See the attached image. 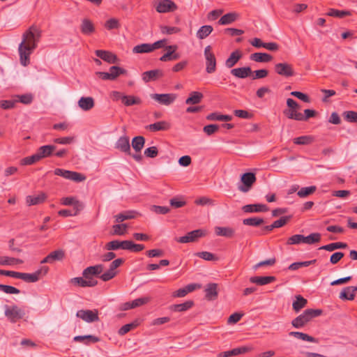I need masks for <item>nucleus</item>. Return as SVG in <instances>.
I'll use <instances>...</instances> for the list:
<instances>
[{"label": "nucleus", "mask_w": 357, "mask_h": 357, "mask_svg": "<svg viewBox=\"0 0 357 357\" xmlns=\"http://www.w3.org/2000/svg\"><path fill=\"white\" fill-rule=\"evenodd\" d=\"M146 128L152 132L167 130L170 128V124L167 121H161L150 124Z\"/></svg>", "instance_id": "473e14b6"}, {"label": "nucleus", "mask_w": 357, "mask_h": 357, "mask_svg": "<svg viewBox=\"0 0 357 357\" xmlns=\"http://www.w3.org/2000/svg\"><path fill=\"white\" fill-rule=\"evenodd\" d=\"M206 119L208 121H230L232 120V116L231 115L213 112L207 115Z\"/></svg>", "instance_id": "e433bc0d"}, {"label": "nucleus", "mask_w": 357, "mask_h": 357, "mask_svg": "<svg viewBox=\"0 0 357 357\" xmlns=\"http://www.w3.org/2000/svg\"><path fill=\"white\" fill-rule=\"evenodd\" d=\"M204 96L201 92L192 91L190 93V96L185 100L187 105H196L199 103Z\"/></svg>", "instance_id": "4c0bfd02"}, {"label": "nucleus", "mask_w": 357, "mask_h": 357, "mask_svg": "<svg viewBox=\"0 0 357 357\" xmlns=\"http://www.w3.org/2000/svg\"><path fill=\"white\" fill-rule=\"evenodd\" d=\"M41 37V31L34 25L31 26L22 35V40L19 45L18 52L20 63L26 66L30 63V55L37 47Z\"/></svg>", "instance_id": "f257e3e1"}, {"label": "nucleus", "mask_w": 357, "mask_h": 357, "mask_svg": "<svg viewBox=\"0 0 357 357\" xmlns=\"http://www.w3.org/2000/svg\"><path fill=\"white\" fill-rule=\"evenodd\" d=\"M52 264L55 261H62L65 257V252L63 250L59 249L49 254Z\"/></svg>", "instance_id": "09e8293b"}, {"label": "nucleus", "mask_w": 357, "mask_h": 357, "mask_svg": "<svg viewBox=\"0 0 357 357\" xmlns=\"http://www.w3.org/2000/svg\"><path fill=\"white\" fill-rule=\"evenodd\" d=\"M351 15V13L349 10H339L334 8H330L327 13V15L337 18H343Z\"/></svg>", "instance_id": "8fccbe9b"}, {"label": "nucleus", "mask_w": 357, "mask_h": 357, "mask_svg": "<svg viewBox=\"0 0 357 357\" xmlns=\"http://www.w3.org/2000/svg\"><path fill=\"white\" fill-rule=\"evenodd\" d=\"M83 209V204H77L73 209H62L58 212V214L62 217L75 216Z\"/></svg>", "instance_id": "2f4dec72"}, {"label": "nucleus", "mask_w": 357, "mask_h": 357, "mask_svg": "<svg viewBox=\"0 0 357 357\" xmlns=\"http://www.w3.org/2000/svg\"><path fill=\"white\" fill-rule=\"evenodd\" d=\"M231 73L232 75L244 79L250 76L252 73V70L250 67H242V68H234L231 70Z\"/></svg>", "instance_id": "a878e982"}, {"label": "nucleus", "mask_w": 357, "mask_h": 357, "mask_svg": "<svg viewBox=\"0 0 357 357\" xmlns=\"http://www.w3.org/2000/svg\"><path fill=\"white\" fill-rule=\"evenodd\" d=\"M321 314V310L307 309L301 314L294 319L291 321V324L296 328H303L312 318L319 317Z\"/></svg>", "instance_id": "f03ea898"}, {"label": "nucleus", "mask_w": 357, "mask_h": 357, "mask_svg": "<svg viewBox=\"0 0 357 357\" xmlns=\"http://www.w3.org/2000/svg\"><path fill=\"white\" fill-rule=\"evenodd\" d=\"M104 270V266L102 264H97L95 266H91L86 268L83 272L82 275L83 278L88 279L89 280H96L92 278L93 275L100 276V273Z\"/></svg>", "instance_id": "ddd939ff"}, {"label": "nucleus", "mask_w": 357, "mask_h": 357, "mask_svg": "<svg viewBox=\"0 0 357 357\" xmlns=\"http://www.w3.org/2000/svg\"><path fill=\"white\" fill-rule=\"evenodd\" d=\"M317 190V187L315 185H311L309 187L301 188L297 192V195L299 197L303 198L306 197L312 194H313Z\"/></svg>", "instance_id": "864d4df0"}, {"label": "nucleus", "mask_w": 357, "mask_h": 357, "mask_svg": "<svg viewBox=\"0 0 357 357\" xmlns=\"http://www.w3.org/2000/svg\"><path fill=\"white\" fill-rule=\"evenodd\" d=\"M164 73L160 69H155L144 72L142 75V78L145 83L155 81L158 79L162 77Z\"/></svg>", "instance_id": "4468645a"}, {"label": "nucleus", "mask_w": 357, "mask_h": 357, "mask_svg": "<svg viewBox=\"0 0 357 357\" xmlns=\"http://www.w3.org/2000/svg\"><path fill=\"white\" fill-rule=\"evenodd\" d=\"M145 139L142 136L135 137L132 140V146L136 152L139 153L143 149Z\"/></svg>", "instance_id": "c03bdc74"}, {"label": "nucleus", "mask_w": 357, "mask_h": 357, "mask_svg": "<svg viewBox=\"0 0 357 357\" xmlns=\"http://www.w3.org/2000/svg\"><path fill=\"white\" fill-rule=\"evenodd\" d=\"M76 316L83 321L91 323L99 321L98 310L95 309L91 310H80L76 313Z\"/></svg>", "instance_id": "1a4fd4ad"}, {"label": "nucleus", "mask_w": 357, "mask_h": 357, "mask_svg": "<svg viewBox=\"0 0 357 357\" xmlns=\"http://www.w3.org/2000/svg\"><path fill=\"white\" fill-rule=\"evenodd\" d=\"M312 142V137L310 136H301L294 139V143L298 145H306Z\"/></svg>", "instance_id": "0e129e2a"}, {"label": "nucleus", "mask_w": 357, "mask_h": 357, "mask_svg": "<svg viewBox=\"0 0 357 357\" xmlns=\"http://www.w3.org/2000/svg\"><path fill=\"white\" fill-rule=\"evenodd\" d=\"M245 213H259L268 211V207L263 204H247L242 207Z\"/></svg>", "instance_id": "a211bd4d"}, {"label": "nucleus", "mask_w": 357, "mask_h": 357, "mask_svg": "<svg viewBox=\"0 0 357 357\" xmlns=\"http://www.w3.org/2000/svg\"><path fill=\"white\" fill-rule=\"evenodd\" d=\"M264 222V220L263 218H257V217L249 218L244 219L243 220V225H248V226H253V227L259 226L260 225L263 224Z\"/></svg>", "instance_id": "13d9d810"}, {"label": "nucleus", "mask_w": 357, "mask_h": 357, "mask_svg": "<svg viewBox=\"0 0 357 357\" xmlns=\"http://www.w3.org/2000/svg\"><path fill=\"white\" fill-rule=\"evenodd\" d=\"M116 269L117 268H116L114 266L110 264L109 269L100 275L99 278L104 282H107L113 279L118 273V271H116Z\"/></svg>", "instance_id": "c9c22d12"}, {"label": "nucleus", "mask_w": 357, "mask_h": 357, "mask_svg": "<svg viewBox=\"0 0 357 357\" xmlns=\"http://www.w3.org/2000/svg\"><path fill=\"white\" fill-rule=\"evenodd\" d=\"M115 148L126 154H131L129 138L126 136L119 137L115 144Z\"/></svg>", "instance_id": "f3484780"}, {"label": "nucleus", "mask_w": 357, "mask_h": 357, "mask_svg": "<svg viewBox=\"0 0 357 357\" xmlns=\"http://www.w3.org/2000/svg\"><path fill=\"white\" fill-rule=\"evenodd\" d=\"M274 69L278 75L285 77H291L295 75L293 66L286 62L276 63Z\"/></svg>", "instance_id": "9b49d317"}, {"label": "nucleus", "mask_w": 357, "mask_h": 357, "mask_svg": "<svg viewBox=\"0 0 357 357\" xmlns=\"http://www.w3.org/2000/svg\"><path fill=\"white\" fill-rule=\"evenodd\" d=\"M303 243L312 245L318 243L321 240V234L319 233H312L307 236L303 235Z\"/></svg>", "instance_id": "603ef678"}, {"label": "nucleus", "mask_w": 357, "mask_h": 357, "mask_svg": "<svg viewBox=\"0 0 357 357\" xmlns=\"http://www.w3.org/2000/svg\"><path fill=\"white\" fill-rule=\"evenodd\" d=\"M40 160L38 155L36 153L35 154L26 157L22 160V165H30L36 163V162Z\"/></svg>", "instance_id": "338daca9"}, {"label": "nucleus", "mask_w": 357, "mask_h": 357, "mask_svg": "<svg viewBox=\"0 0 357 357\" xmlns=\"http://www.w3.org/2000/svg\"><path fill=\"white\" fill-rule=\"evenodd\" d=\"M205 298L208 301H213L218 298V284L216 283H209L205 287Z\"/></svg>", "instance_id": "6ab92c4d"}, {"label": "nucleus", "mask_w": 357, "mask_h": 357, "mask_svg": "<svg viewBox=\"0 0 357 357\" xmlns=\"http://www.w3.org/2000/svg\"><path fill=\"white\" fill-rule=\"evenodd\" d=\"M215 233L217 236L232 238L235 234V230L229 227H216Z\"/></svg>", "instance_id": "c85d7f7f"}, {"label": "nucleus", "mask_w": 357, "mask_h": 357, "mask_svg": "<svg viewBox=\"0 0 357 357\" xmlns=\"http://www.w3.org/2000/svg\"><path fill=\"white\" fill-rule=\"evenodd\" d=\"M96 55L109 63H116L119 61L117 56L109 51L98 50L95 51Z\"/></svg>", "instance_id": "2eb2a0df"}, {"label": "nucleus", "mask_w": 357, "mask_h": 357, "mask_svg": "<svg viewBox=\"0 0 357 357\" xmlns=\"http://www.w3.org/2000/svg\"><path fill=\"white\" fill-rule=\"evenodd\" d=\"M276 280L274 276H254L250 278V282L257 285H266Z\"/></svg>", "instance_id": "b1692460"}, {"label": "nucleus", "mask_w": 357, "mask_h": 357, "mask_svg": "<svg viewBox=\"0 0 357 357\" xmlns=\"http://www.w3.org/2000/svg\"><path fill=\"white\" fill-rule=\"evenodd\" d=\"M241 57L242 54L240 50L234 51L226 60L225 66L229 68H232L241 59Z\"/></svg>", "instance_id": "7c9ffc66"}, {"label": "nucleus", "mask_w": 357, "mask_h": 357, "mask_svg": "<svg viewBox=\"0 0 357 357\" xmlns=\"http://www.w3.org/2000/svg\"><path fill=\"white\" fill-rule=\"evenodd\" d=\"M109 72L111 74L113 80L116 79L119 75L126 74L127 73L125 69L117 66L110 67Z\"/></svg>", "instance_id": "bf43d9fd"}, {"label": "nucleus", "mask_w": 357, "mask_h": 357, "mask_svg": "<svg viewBox=\"0 0 357 357\" xmlns=\"http://www.w3.org/2000/svg\"><path fill=\"white\" fill-rule=\"evenodd\" d=\"M155 8L158 13H165L176 10L177 6L171 0H159L155 3Z\"/></svg>", "instance_id": "f8f14e48"}, {"label": "nucleus", "mask_w": 357, "mask_h": 357, "mask_svg": "<svg viewBox=\"0 0 357 357\" xmlns=\"http://www.w3.org/2000/svg\"><path fill=\"white\" fill-rule=\"evenodd\" d=\"M343 116L349 122H357V112L347 111L343 113Z\"/></svg>", "instance_id": "774afa93"}, {"label": "nucleus", "mask_w": 357, "mask_h": 357, "mask_svg": "<svg viewBox=\"0 0 357 357\" xmlns=\"http://www.w3.org/2000/svg\"><path fill=\"white\" fill-rule=\"evenodd\" d=\"M54 174L75 182H82L86 180V176L80 173L60 168L55 169Z\"/></svg>", "instance_id": "423d86ee"}, {"label": "nucleus", "mask_w": 357, "mask_h": 357, "mask_svg": "<svg viewBox=\"0 0 357 357\" xmlns=\"http://www.w3.org/2000/svg\"><path fill=\"white\" fill-rule=\"evenodd\" d=\"M316 261V259H313L310 261L294 262L290 264L288 268L291 271H296L301 267H307L310 265L314 264Z\"/></svg>", "instance_id": "6e6d98bb"}, {"label": "nucleus", "mask_w": 357, "mask_h": 357, "mask_svg": "<svg viewBox=\"0 0 357 357\" xmlns=\"http://www.w3.org/2000/svg\"><path fill=\"white\" fill-rule=\"evenodd\" d=\"M204 55L206 60V71L207 73L211 74L216 70V58L212 52L211 45H207L204 48Z\"/></svg>", "instance_id": "7ed1b4c3"}, {"label": "nucleus", "mask_w": 357, "mask_h": 357, "mask_svg": "<svg viewBox=\"0 0 357 357\" xmlns=\"http://www.w3.org/2000/svg\"><path fill=\"white\" fill-rule=\"evenodd\" d=\"M195 255L206 260V261H215L218 257L211 252L204 251L195 253Z\"/></svg>", "instance_id": "e2e57ef3"}, {"label": "nucleus", "mask_w": 357, "mask_h": 357, "mask_svg": "<svg viewBox=\"0 0 357 357\" xmlns=\"http://www.w3.org/2000/svg\"><path fill=\"white\" fill-rule=\"evenodd\" d=\"M105 249L108 251L122 249L121 241L117 240L109 241L105 244Z\"/></svg>", "instance_id": "680f3d73"}, {"label": "nucleus", "mask_w": 357, "mask_h": 357, "mask_svg": "<svg viewBox=\"0 0 357 357\" xmlns=\"http://www.w3.org/2000/svg\"><path fill=\"white\" fill-rule=\"evenodd\" d=\"M193 304V301H187L181 304L173 305L170 307V309L174 312H184L191 308Z\"/></svg>", "instance_id": "79ce46f5"}, {"label": "nucleus", "mask_w": 357, "mask_h": 357, "mask_svg": "<svg viewBox=\"0 0 357 357\" xmlns=\"http://www.w3.org/2000/svg\"><path fill=\"white\" fill-rule=\"evenodd\" d=\"M257 178L255 174L252 172L244 173L241 175V181L242 185L238 187V189L242 192H248L256 182Z\"/></svg>", "instance_id": "0eeeda50"}, {"label": "nucleus", "mask_w": 357, "mask_h": 357, "mask_svg": "<svg viewBox=\"0 0 357 357\" xmlns=\"http://www.w3.org/2000/svg\"><path fill=\"white\" fill-rule=\"evenodd\" d=\"M213 28L211 25H204L202 26L197 32V37L203 40L208 37L213 31Z\"/></svg>", "instance_id": "a19ab883"}, {"label": "nucleus", "mask_w": 357, "mask_h": 357, "mask_svg": "<svg viewBox=\"0 0 357 357\" xmlns=\"http://www.w3.org/2000/svg\"><path fill=\"white\" fill-rule=\"evenodd\" d=\"M127 224H116L112 226V235L123 236L127 232Z\"/></svg>", "instance_id": "5fc2aeb1"}, {"label": "nucleus", "mask_w": 357, "mask_h": 357, "mask_svg": "<svg viewBox=\"0 0 357 357\" xmlns=\"http://www.w3.org/2000/svg\"><path fill=\"white\" fill-rule=\"evenodd\" d=\"M283 113L288 119L300 121L301 112L298 110L288 108L284 109Z\"/></svg>", "instance_id": "052dcab7"}, {"label": "nucleus", "mask_w": 357, "mask_h": 357, "mask_svg": "<svg viewBox=\"0 0 357 357\" xmlns=\"http://www.w3.org/2000/svg\"><path fill=\"white\" fill-rule=\"evenodd\" d=\"M307 303V301L301 295L296 296V301L293 303L292 307L296 312L300 311Z\"/></svg>", "instance_id": "de8ad7c7"}, {"label": "nucleus", "mask_w": 357, "mask_h": 357, "mask_svg": "<svg viewBox=\"0 0 357 357\" xmlns=\"http://www.w3.org/2000/svg\"><path fill=\"white\" fill-rule=\"evenodd\" d=\"M48 271V266H43L33 273H20L19 279L26 282H36L40 280V277L45 275Z\"/></svg>", "instance_id": "20e7f679"}, {"label": "nucleus", "mask_w": 357, "mask_h": 357, "mask_svg": "<svg viewBox=\"0 0 357 357\" xmlns=\"http://www.w3.org/2000/svg\"><path fill=\"white\" fill-rule=\"evenodd\" d=\"M136 212L135 211H126L114 215L115 222L117 223L122 222L127 220H131L135 218Z\"/></svg>", "instance_id": "ea45409f"}, {"label": "nucleus", "mask_w": 357, "mask_h": 357, "mask_svg": "<svg viewBox=\"0 0 357 357\" xmlns=\"http://www.w3.org/2000/svg\"><path fill=\"white\" fill-rule=\"evenodd\" d=\"M56 149V146L54 145H45L38 148L36 153L41 160L42 158L51 156Z\"/></svg>", "instance_id": "5701e85b"}, {"label": "nucleus", "mask_w": 357, "mask_h": 357, "mask_svg": "<svg viewBox=\"0 0 357 357\" xmlns=\"http://www.w3.org/2000/svg\"><path fill=\"white\" fill-rule=\"evenodd\" d=\"M138 325H139L138 321L135 320L132 323H130V324L123 326L121 328H119L118 333L120 335H124L126 333H128L129 331H130L131 330L137 328L138 326Z\"/></svg>", "instance_id": "4d7b16f0"}, {"label": "nucleus", "mask_w": 357, "mask_h": 357, "mask_svg": "<svg viewBox=\"0 0 357 357\" xmlns=\"http://www.w3.org/2000/svg\"><path fill=\"white\" fill-rule=\"evenodd\" d=\"M357 287L349 286L344 288L340 294V298L342 300L352 301L355 298Z\"/></svg>", "instance_id": "aec40b11"}, {"label": "nucleus", "mask_w": 357, "mask_h": 357, "mask_svg": "<svg viewBox=\"0 0 357 357\" xmlns=\"http://www.w3.org/2000/svg\"><path fill=\"white\" fill-rule=\"evenodd\" d=\"M251 349L247 347H242L238 348H234L231 350L221 352L218 354V357H231L234 356H238L239 354H245L249 351H250Z\"/></svg>", "instance_id": "412c9836"}, {"label": "nucleus", "mask_w": 357, "mask_h": 357, "mask_svg": "<svg viewBox=\"0 0 357 357\" xmlns=\"http://www.w3.org/2000/svg\"><path fill=\"white\" fill-rule=\"evenodd\" d=\"M80 31L84 35H91L95 32L94 24L90 20L84 18L82 20Z\"/></svg>", "instance_id": "4be33fe9"}, {"label": "nucleus", "mask_w": 357, "mask_h": 357, "mask_svg": "<svg viewBox=\"0 0 357 357\" xmlns=\"http://www.w3.org/2000/svg\"><path fill=\"white\" fill-rule=\"evenodd\" d=\"M153 52L151 44L142 43L135 46L132 52L135 54L149 53Z\"/></svg>", "instance_id": "37998d69"}, {"label": "nucleus", "mask_w": 357, "mask_h": 357, "mask_svg": "<svg viewBox=\"0 0 357 357\" xmlns=\"http://www.w3.org/2000/svg\"><path fill=\"white\" fill-rule=\"evenodd\" d=\"M123 103L126 106H132L134 105H140L142 100L139 97L124 95V97H123Z\"/></svg>", "instance_id": "3c124183"}, {"label": "nucleus", "mask_w": 357, "mask_h": 357, "mask_svg": "<svg viewBox=\"0 0 357 357\" xmlns=\"http://www.w3.org/2000/svg\"><path fill=\"white\" fill-rule=\"evenodd\" d=\"M70 282L81 287H92L98 284L97 280H89L83 277H76L70 279Z\"/></svg>", "instance_id": "dca6fc26"}, {"label": "nucleus", "mask_w": 357, "mask_h": 357, "mask_svg": "<svg viewBox=\"0 0 357 357\" xmlns=\"http://www.w3.org/2000/svg\"><path fill=\"white\" fill-rule=\"evenodd\" d=\"M236 13H229L222 15L218 21L220 25H228L234 22L238 19Z\"/></svg>", "instance_id": "f704fd0d"}, {"label": "nucleus", "mask_w": 357, "mask_h": 357, "mask_svg": "<svg viewBox=\"0 0 357 357\" xmlns=\"http://www.w3.org/2000/svg\"><path fill=\"white\" fill-rule=\"evenodd\" d=\"M23 263V260L20 259L6 256L0 257V265L2 266H13L17 264H22Z\"/></svg>", "instance_id": "58836bf2"}, {"label": "nucleus", "mask_w": 357, "mask_h": 357, "mask_svg": "<svg viewBox=\"0 0 357 357\" xmlns=\"http://www.w3.org/2000/svg\"><path fill=\"white\" fill-rule=\"evenodd\" d=\"M78 106L83 111H89L95 105L94 99L92 97H82L78 100Z\"/></svg>", "instance_id": "393cba45"}, {"label": "nucleus", "mask_w": 357, "mask_h": 357, "mask_svg": "<svg viewBox=\"0 0 357 357\" xmlns=\"http://www.w3.org/2000/svg\"><path fill=\"white\" fill-rule=\"evenodd\" d=\"M46 198V195L43 192L35 196L29 195L26 197V203L28 206L37 205L44 202Z\"/></svg>", "instance_id": "bb28decb"}, {"label": "nucleus", "mask_w": 357, "mask_h": 357, "mask_svg": "<svg viewBox=\"0 0 357 357\" xmlns=\"http://www.w3.org/2000/svg\"><path fill=\"white\" fill-rule=\"evenodd\" d=\"M289 335L294 337L296 339L301 340L303 341H307L310 342H314L318 343L319 340L318 339L309 335L308 334L302 333V332H298V331H291L289 333Z\"/></svg>", "instance_id": "cd10ccee"}, {"label": "nucleus", "mask_w": 357, "mask_h": 357, "mask_svg": "<svg viewBox=\"0 0 357 357\" xmlns=\"http://www.w3.org/2000/svg\"><path fill=\"white\" fill-rule=\"evenodd\" d=\"M207 232L204 229H196L188 232L185 236L176 238V241L181 243L195 242L198 238L205 236Z\"/></svg>", "instance_id": "6e6552de"}, {"label": "nucleus", "mask_w": 357, "mask_h": 357, "mask_svg": "<svg viewBox=\"0 0 357 357\" xmlns=\"http://www.w3.org/2000/svg\"><path fill=\"white\" fill-rule=\"evenodd\" d=\"M105 27L108 30L117 29L120 27L119 21L116 18H111L106 21Z\"/></svg>", "instance_id": "69168bd1"}, {"label": "nucleus", "mask_w": 357, "mask_h": 357, "mask_svg": "<svg viewBox=\"0 0 357 357\" xmlns=\"http://www.w3.org/2000/svg\"><path fill=\"white\" fill-rule=\"evenodd\" d=\"M250 59L260 63H268L272 61L273 56L267 53L256 52L250 55Z\"/></svg>", "instance_id": "c756f323"}, {"label": "nucleus", "mask_w": 357, "mask_h": 357, "mask_svg": "<svg viewBox=\"0 0 357 357\" xmlns=\"http://www.w3.org/2000/svg\"><path fill=\"white\" fill-rule=\"evenodd\" d=\"M151 98L162 105L169 106L172 104L177 98L175 93H153Z\"/></svg>", "instance_id": "9d476101"}, {"label": "nucleus", "mask_w": 357, "mask_h": 357, "mask_svg": "<svg viewBox=\"0 0 357 357\" xmlns=\"http://www.w3.org/2000/svg\"><path fill=\"white\" fill-rule=\"evenodd\" d=\"M73 340L75 342H82L85 344H89L91 343H96L100 341V339L94 335H77L74 337Z\"/></svg>", "instance_id": "72a5a7b5"}, {"label": "nucleus", "mask_w": 357, "mask_h": 357, "mask_svg": "<svg viewBox=\"0 0 357 357\" xmlns=\"http://www.w3.org/2000/svg\"><path fill=\"white\" fill-rule=\"evenodd\" d=\"M347 247V244L342 242L332 243L319 248V250H325L332 252L337 249H344Z\"/></svg>", "instance_id": "a18cd8bd"}, {"label": "nucleus", "mask_w": 357, "mask_h": 357, "mask_svg": "<svg viewBox=\"0 0 357 357\" xmlns=\"http://www.w3.org/2000/svg\"><path fill=\"white\" fill-rule=\"evenodd\" d=\"M5 315L10 322L15 323L24 317L25 312L17 305H14L6 306Z\"/></svg>", "instance_id": "39448f33"}, {"label": "nucleus", "mask_w": 357, "mask_h": 357, "mask_svg": "<svg viewBox=\"0 0 357 357\" xmlns=\"http://www.w3.org/2000/svg\"><path fill=\"white\" fill-rule=\"evenodd\" d=\"M165 50H167V52L160 58V61L163 62L170 61V57L174 52H176L178 50V46L176 45H167L165 47Z\"/></svg>", "instance_id": "49530a36"}]
</instances>
